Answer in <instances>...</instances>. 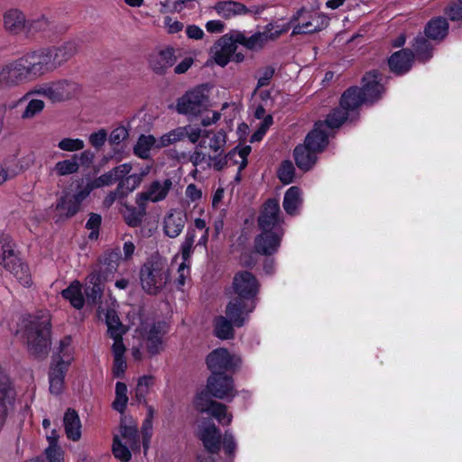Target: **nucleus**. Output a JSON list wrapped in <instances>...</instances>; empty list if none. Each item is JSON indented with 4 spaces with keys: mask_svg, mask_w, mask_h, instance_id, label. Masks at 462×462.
I'll return each mask as SVG.
<instances>
[{
    "mask_svg": "<svg viewBox=\"0 0 462 462\" xmlns=\"http://www.w3.org/2000/svg\"><path fill=\"white\" fill-rule=\"evenodd\" d=\"M136 205L137 208L126 205L125 206V209L122 211L125 222L131 227L140 226L146 214V205L144 203L143 205Z\"/></svg>",
    "mask_w": 462,
    "mask_h": 462,
    "instance_id": "e433bc0d",
    "label": "nucleus"
},
{
    "mask_svg": "<svg viewBox=\"0 0 462 462\" xmlns=\"http://www.w3.org/2000/svg\"><path fill=\"white\" fill-rule=\"evenodd\" d=\"M175 62V51L171 47L155 51L149 57V65L156 74H164Z\"/></svg>",
    "mask_w": 462,
    "mask_h": 462,
    "instance_id": "393cba45",
    "label": "nucleus"
},
{
    "mask_svg": "<svg viewBox=\"0 0 462 462\" xmlns=\"http://www.w3.org/2000/svg\"><path fill=\"white\" fill-rule=\"evenodd\" d=\"M59 438L58 432L52 430L50 434H47L49 446L45 449L46 457H36L26 462H63V451L58 445Z\"/></svg>",
    "mask_w": 462,
    "mask_h": 462,
    "instance_id": "c756f323",
    "label": "nucleus"
},
{
    "mask_svg": "<svg viewBox=\"0 0 462 462\" xmlns=\"http://www.w3.org/2000/svg\"><path fill=\"white\" fill-rule=\"evenodd\" d=\"M140 335L151 355H157L162 348V337L167 332L165 322L142 323Z\"/></svg>",
    "mask_w": 462,
    "mask_h": 462,
    "instance_id": "f3484780",
    "label": "nucleus"
},
{
    "mask_svg": "<svg viewBox=\"0 0 462 462\" xmlns=\"http://www.w3.org/2000/svg\"><path fill=\"white\" fill-rule=\"evenodd\" d=\"M195 232L193 230H188L183 242L180 245V253L182 262L189 263V258L192 254L193 244L195 241Z\"/></svg>",
    "mask_w": 462,
    "mask_h": 462,
    "instance_id": "603ef678",
    "label": "nucleus"
},
{
    "mask_svg": "<svg viewBox=\"0 0 462 462\" xmlns=\"http://www.w3.org/2000/svg\"><path fill=\"white\" fill-rule=\"evenodd\" d=\"M89 196L80 181L78 182L74 192L63 191L56 204L57 221L69 218L76 215L82 202Z\"/></svg>",
    "mask_w": 462,
    "mask_h": 462,
    "instance_id": "9d476101",
    "label": "nucleus"
},
{
    "mask_svg": "<svg viewBox=\"0 0 462 462\" xmlns=\"http://www.w3.org/2000/svg\"><path fill=\"white\" fill-rule=\"evenodd\" d=\"M199 438L208 452L217 454L220 450V431L213 422L208 420L201 422L199 428Z\"/></svg>",
    "mask_w": 462,
    "mask_h": 462,
    "instance_id": "412c9836",
    "label": "nucleus"
},
{
    "mask_svg": "<svg viewBox=\"0 0 462 462\" xmlns=\"http://www.w3.org/2000/svg\"><path fill=\"white\" fill-rule=\"evenodd\" d=\"M187 222L186 213L180 208H171L164 216L162 230L166 236L175 238L179 236Z\"/></svg>",
    "mask_w": 462,
    "mask_h": 462,
    "instance_id": "4be33fe9",
    "label": "nucleus"
},
{
    "mask_svg": "<svg viewBox=\"0 0 462 462\" xmlns=\"http://www.w3.org/2000/svg\"><path fill=\"white\" fill-rule=\"evenodd\" d=\"M295 168L291 161L282 162L278 170V178L283 184H290L293 181Z\"/></svg>",
    "mask_w": 462,
    "mask_h": 462,
    "instance_id": "864d4df0",
    "label": "nucleus"
},
{
    "mask_svg": "<svg viewBox=\"0 0 462 462\" xmlns=\"http://www.w3.org/2000/svg\"><path fill=\"white\" fill-rule=\"evenodd\" d=\"M79 170V162H78V155H73L69 159L56 162L51 171L55 175L62 177L77 173Z\"/></svg>",
    "mask_w": 462,
    "mask_h": 462,
    "instance_id": "a19ab883",
    "label": "nucleus"
},
{
    "mask_svg": "<svg viewBox=\"0 0 462 462\" xmlns=\"http://www.w3.org/2000/svg\"><path fill=\"white\" fill-rule=\"evenodd\" d=\"M229 42L228 39L223 35L211 49L214 61L221 67L227 65L231 56L236 52L235 47Z\"/></svg>",
    "mask_w": 462,
    "mask_h": 462,
    "instance_id": "7c9ffc66",
    "label": "nucleus"
},
{
    "mask_svg": "<svg viewBox=\"0 0 462 462\" xmlns=\"http://www.w3.org/2000/svg\"><path fill=\"white\" fill-rule=\"evenodd\" d=\"M185 137V129L177 127L164 134L158 139L157 148L166 147L171 143L182 140Z\"/></svg>",
    "mask_w": 462,
    "mask_h": 462,
    "instance_id": "09e8293b",
    "label": "nucleus"
},
{
    "mask_svg": "<svg viewBox=\"0 0 462 462\" xmlns=\"http://www.w3.org/2000/svg\"><path fill=\"white\" fill-rule=\"evenodd\" d=\"M61 295L75 309L81 310L83 308L85 299L82 292V284L79 281H73L66 289L62 290Z\"/></svg>",
    "mask_w": 462,
    "mask_h": 462,
    "instance_id": "f704fd0d",
    "label": "nucleus"
},
{
    "mask_svg": "<svg viewBox=\"0 0 462 462\" xmlns=\"http://www.w3.org/2000/svg\"><path fill=\"white\" fill-rule=\"evenodd\" d=\"M224 36L225 38L228 39V42H230L229 43L233 45V47H235L236 51L238 44L245 48L247 36L245 35V32L239 30H233L224 34Z\"/></svg>",
    "mask_w": 462,
    "mask_h": 462,
    "instance_id": "13d9d810",
    "label": "nucleus"
},
{
    "mask_svg": "<svg viewBox=\"0 0 462 462\" xmlns=\"http://www.w3.org/2000/svg\"><path fill=\"white\" fill-rule=\"evenodd\" d=\"M153 378L149 375L141 377L138 381L135 395L138 402H145V397L148 393L149 387L152 384Z\"/></svg>",
    "mask_w": 462,
    "mask_h": 462,
    "instance_id": "6e6d98bb",
    "label": "nucleus"
},
{
    "mask_svg": "<svg viewBox=\"0 0 462 462\" xmlns=\"http://www.w3.org/2000/svg\"><path fill=\"white\" fill-rule=\"evenodd\" d=\"M283 218L277 199H268L259 215L258 226L261 233L256 236L254 247L263 255L275 254L284 236Z\"/></svg>",
    "mask_w": 462,
    "mask_h": 462,
    "instance_id": "f03ea898",
    "label": "nucleus"
},
{
    "mask_svg": "<svg viewBox=\"0 0 462 462\" xmlns=\"http://www.w3.org/2000/svg\"><path fill=\"white\" fill-rule=\"evenodd\" d=\"M101 225V216L98 214L92 213L89 216V218L87 221L86 227L89 230H91L90 237H94L97 235V231L99 229V226Z\"/></svg>",
    "mask_w": 462,
    "mask_h": 462,
    "instance_id": "338daca9",
    "label": "nucleus"
},
{
    "mask_svg": "<svg viewBox=\"0 0 462 462\" xmlns=\"http://www.w3.org/2000/svg\"><path fill=\"white\" fill-rule=\"evenodd\" d=\"M236 395L237 392L231 376L224 373L211 374L206 389L195 397L194 405L199 412L211 415L220 424L229 425L233 419L232 414L227 412V407L225 404L213 401L212 397L231 402Z\"/></svg>",
    "mask_w": 462,
    "mask_h": 462,
    "instance_id": "f257e3e1",
    "label": "nucleus"
},
{
    "mask_svg": "<svg viewBox=\"0 0 462 462\" xmlns=\"http://www.w3.org/2000/svg\"><path fill=\"white\" fill-rule=\"evenodd\" d=\"M58 147L65 152H78L85 147V143L79 138H63L58 143Z\"/></svg>",
    "mask_w": 462,
    "mask_h": 462,
    "instance_id": "5fc2aeb1",
    "label": "nucleus"
},
{
    "mask_svg": "<svg viewBox=\"0 0 462 462\" xmlns=\"http://www.w3.org/2000/svg\"><path fill=\"white\" fill-rule=\"evenodd\" d=\"M185 195L190 202H196L201 199L202 191L195 184L190 183L186 188Z\"/></svg>",
    "mask_w": 462,
    "mask_h": 462,
    "instance_id": "774afa93",
    "label": "nucleus"
},
{
    "mask_svg": "<svg viewBox=\"0 0 462 462\" xmlns=\"http://www.w3.org/2000/svg\"><path fill=\"white\" fill-rule=\"evenodd\" d=\"M45 104L42 99L32 98L31 97L27 100V105L24 110L21 114L22 119H32L37 115L41 114L44 109Z\"/></svg>",
    "mask_w": 462,
    "mask_h": 462,
    "instance_id": "49530a36",
    "label": "nucleus"
},
{
    "mask_svg": "<svg viewBox=\"0 0 462 462\" xmlns=\"http://www.w3.org/2000/svg\"><path fill=\"white\" fill-rule=\"evenodd\" d=\"M448 23L444 17H435L428 22L424 33L417 35L412 43L418 60L426 62L432 57L433 47L430 41L437 43L441 42L448 35Z\"/></svg>",
    "mask_w": 462,
    "mask_h": 462,
    "instance_id": "423d86ee",
    "label": "nucleus"
},
{
    "mask_svg": "<svg viewBox=\"0 0 462 462\" xmlns=\"http://www.w3.org/2000/svg\"><path fill=\"white\" fill-rule=\"evenodd\" d=\"M251 152V146L236 147L226 155L223 153H215L214 156L208 155V167L216 171L222 170L226 164H238V171L236 179L240 180V172L247 165V157Z\"/></svg>",
    "mask_w": 462,
    "mask_h": 462,
    "instance_id": "9b49d317",
    "label": "nucleus"
},
{
    "mask_svg": "<svg viewBox=\"0 0 462 462\" xmlns=\"http://www.w3.org/2000/svg\"><path fill=\"white\" fill-rule=\"evenodd\" d=\"M158 140L152 134H142L138 138L135 145L134 146V152L136 156L142 159L150 157V152L152 147L157 148Z\"/></svg>",
    "mask_w": 462,
    "mask_h": 462,
    "instance_id": "58836bf2",
    "label": "nucleus"
},
{
    "mask_svg": "<svg viewBox=\"0 0 462 462\" xmlns=\"http://www.w3.org/2000/svg\"><path fill=\"white\" fill-rule=\"evenodd\" d=\"M229 319L223 316H219L215 319L214 321V332L217 337L220 339H229L234 336L233 326H236L231 319Z\"/></svg>",
    "mask_w": 462,
    "mask_h": 462,
    "instance_id": "79ce46f5",
    "label": "nucleus"
},
{
    "mask_svg": "<svg viewBox=\"0 0 462 462\" xmlns=\"http://www.w3.org/2000/svg\"><path fill=\"white\" fill-rule=\"evenodd\" d=\"M141 177L137 176L136 173L128 175L122 179L118 183V192L121 193L122 197H126L128 194L133 192L141 184Z\"/></svg>",
    "mask_w": 462,
    "mask_h": 462,
    "instance_id": "a18cd8bd",
    "label": "nucleus"
},
{
    "mask_svg": "<svg viewBox=\"0 0 462 462\" xmlns=\"http://www.w3.org/2000/svg\"><path fill=\"white\" fill-rule=\"evenodd\" d=\"M23 161H24V164H21L19 169H5L0 166V184L4 183L9 179L14 178L16 176L20 171L27 169L31 164L33 163L34 157L32 154H30L24 158H23Z\"/></svg>",
    "mask_w": 462,
    "mask_h": 462,
    "instance_id": "8fccbe9b",
    "label": "nucleus"
},
{
    "mask_svg": "<svg viewBox=\"0 0 462 462\" xmlns=\"http://www.w3.org/2000/svg\"><path fill=\"white\" fill-rule=\"evenodd\" d=\"M120 439L132 449L139 448V437L137 424L132 419H122L120 424Z\"/></svg>",
    "mask_w": 462,
    "mask_h": 462,
    "instance_id": "2f4dec72",
    "label": "nucleus"
},
{
    "mask_svg": "<svg viewBox=\"0 0 462 462\" xmlns=\"http://www.w3.org/2000/svg\"><path fill=\"white\" fill-rule=\"evenodd\" d=\"M116 181V180L114 176V173L112 170H110L109 171L100 175L94 180L82 179L80 183L83 185L88 193L90 194L94 189L109 186Z\"/></svg>",
    "mask_w": 462,
    "mask_h": 462,
    "instance_id": "ea45409f",
    "label": "nucleus"
},
{
    "mask_svg": "<svg viewBox=\"0 0 462 462\" xmlns=\"http://www.w3.org/2000/svg\"><path fill=\"white\" fill-rule=\"evenodd\" d=\"M209 106V87L199 85L187 91L177 100L176 110L189 118L199 116Z\"/></svg>",
    "mask_w": 462,
    "mask_h": 462,
    "instance_id": "1a4fd4ad",
    "label": "nucleus"
},
{
    "mask_svg": "<svg viewBox=\"0 0 462 462\" xmlns=\"http://www.w3.org/2000/svg\"><path fill=\"white\" fill-rule=\"evenodd\" d=\"M106 323L107 326V332L110 337H118L120 335H124L125 329L116 310H108L106 311Z\"/></svg>",
    "mask_w": 462,
    "mask_h": 462,
    "instance_id": "37998d69",
    "label": "nucleus"
},
{
    "mask_svg": "<svg viewBox=\"0 0 462 462\" xmlns=\"http://www.w3.org/2000/svg\"><path fill=\"white\" fill-rule=\"evenodd\" d=\"M207 365L211 374L233 372L240 365V358L231 355L225 348L213 350L206 359Z\"/></svg>",
    "mask_w": 462,
    "mask_h": 462,
    "instance_id": "a211bd4d",
    "label": "nucleus"
},
{
    "mask_svg": "<svg viewBox=\"0 0 462 462\" xmlns=\"http://www.w3.org/2000/svg\"><path fill=\"white\" fill-rule=\"evenodd\" d=\"M313 133H309L304 140L303 144H299L293 151V156L296 165L302 171L310 170L317 162L318 153L322 152V144L315 143L313 141Z\"/></svg>",
    "mask_w": 462,
    "mask_h": 462,
    "instance_id": "ddd939ff",
    "label": "nucleus"
},
{
    "mask_svg": "<svg viewBox=\"0 0 462 462\" xmlns=\"http://www.w3.org/2000/svg\"><path fill=\"white\" fill-rule=\"evenodd\" d=\"M211 8L218 16L226 20L247 14H259L263 10L261 7L255 5L247 7L240 2L230 0L218 1Z\"/></svg>",
    "mask_w": 462,
    "mask_h": 462,
    "instance_id": "6ab92c4d",
    "label": "nucleus"
},
{
    "mask_svg": "<svg viewBox=\"0 0 462 462\" xmlns=\"http://www.w3.org/2000/svg\"><path fill=\"white\" fill-rule=\"evenodd\" d=\"M122 259H124V257L120 248H116L106 254L104 262L111 266V268H115Z\"/></svg>",
    "mask_w": 462,
    "mask_h": 462,
    "instance_id": "69168bd1",
    "label": "nucleus"
},
{
    "mask_svg": "<svg viewBox=\"0 0 462 462\" xmlns=\"http://www.w3.org/2000/svg\"><path fill=\"white\" fill-rule=\"evenodd\" d=\"M292 22H298L292 28V34L312 33L320 31L328 23L324 15L310 13L303 8L293 15Z\"/></svg>",
    "mask_w": 462,
    "mask_h": 462,
    "instance_id": "dca6fc26",
    "label": "nucleus"
},
{
    "mask_svg": "<svg viewBox=\"0 0 462 462\" xmlns=\"http://www.w3.org/2000/svg\"><path fill=\"white\" fill-rule=\"evenodd\" d=\"M346 121V116H344L341 109H334L329 113L324 121L315 123L313 129L310 133H313V141L315 143L322 144V152L328 143V138L332 135L335 129L339 128Z\"/></svg>",
    "mask_w": 462,
    "mask_h": 462,
    "instance_id": "f8f14e48",
    "label": "nucleus"
},
{
    "mask_svg": "<svg viewBox=\"0 0 462 462\" xmlns=\"http://www.w3.org/2000/svg\"><path fill=\"white\" fill-rule=\"evenodd\" d=\"M15 245L7 234H0V265L14 275L23 287L32 285V276L27 264L17 256Z\"/></svg>",
    "mask_w": 462,
    "mask_h": 462,
    "instance_id": "0eeeda50",
    "label": "nucleus"
},
{
    "mask_svg": "<svg viewBox=\"0 0 462 462\" xmlns=\"http://www.w3.org/2000/svg\"><path fill=\"white\" fill-rule=\"evenodd\" d=\"M77 85L69 80H58L38 86L32 89L33 95H41L52 102L69 99L75 94Z\"/></svg>",
    "mask_w": 462,
    "mask_h": 462,
    "instance_id": "4468645a",
    "label": "nucleus"
},
{
    "mask_svg": "<svg viewBox=\"0 0 462 462\" xmlns=\"http://www.w3.org/2000/svg\"><path fill=\"white\" fill-rule=\"evenodd\" d=\"M25 337L31 355L41 358L48 354L51 345V319L47 312L31 318L26 325Z\"/></svg>",
    "mask_w": 462,
    "mask_h": 462,
    "instance_id": "39448f33",
    "label": "nucleus"
},
{
    "mask_svg": "<svg viewBox=\"0 0 462 462\" xmlns=\"http://www.w3.org/2000/svg\"><path fill=\"white\" fill-rule=\"evenodd\" d=\"M413 60L414 53L409 49H402L391 55L388 65L393 73L403 75L411 69Z\"/></svg>",
    "mask_w": 462,
    "mask_h": 462,
    "instance_id": "a878e982",
    "label": "nucleus"
},
{
    "mask_svg": "<svg viewBox=\"0 0 462 462\" xmlns=\"http://www.w3.org/2000/svg\"><path fill=\"white\" fill-rule=\"evenodd\" d=\"M446 15L451 21H459L462 19V0H457L449 4L445 9Z\"/></svg>",
    "mask_w": 462,
    "mask_h": 462,
    "instance_id": "bf43d9fd",
    "label": "nucleus"
},
{
    "mask_svg": "<svg viewBox=\"0 0 462 462\" xmlns=\"http://www.w3.org/2000/svg\"><path fill=\"white\" fill-rule=\"evenodd\" d=\"M222 443L225 453L233 457L236 449V441L234 434L230 430L225 431Z\"/></svg>",
    "mask_w": 462,
    "mask_h": 462,
    "instance_id": "052dcab7",
    "label": "nucleus"
},
{
    "mask_svg": "<svg viewBox=\"0 0 462 462\" xmlns=\"http://www.w3.org/2000/svg\"><path fill=\"white\" fill-rule=\"evenodd\" d=\"M172 188V181L170 179L163 180H153L147 189L135 197V203L146 205L148 201L157 203L164 200Z\"/></svg>",
    "mask_w": 462,
    "mask_h": 462,
    "instance_id": "aec40b11",
    "label": "nucleus"
},
{
    "mask_svg": "<svg viewBox=\"0 0 462 462\" xmlns=\"http://www.w3.org/2000/svg\"><path fill=\"white\" fill-rule=\"evenodd\" d=\"M189 263L182 262L178 267V277L176 279L178 288H181L185 285L186 281L189 278Z\"/></svg>",
    "mask_w": 462,
    "mask_h": 462,
    "instance_id": "0e129e2a",
    "label": "nucleus"
},
{
    "mask_svg": "<svg viewBox=\"0 0 462 462\" xmlns=\"http://www.w3.org/2000/svg\"><path fill=\"white\" fill-rule=\"evenodd\" d=\"M283 32V29L273 23H268L263 31L257 32L247 36L245 48L250 51L261 50L266 42L277 39Z\"/></svg>",
    "mask_w": 462,
    "mask_h": 462,
    "instance_id": "5701e85b",
    "label": "nucleus"
},
{
    "mask_svg": "<svg viewBox=\"0 0 462 462\" xmlns=\"http://www.w3.org/2000/svg\"><path fill=\"white\" fill-rule=\"evenodd\" d=\"M257 279L249 272L236 273L233 280V290L237 298L229 301L226 309L228 316L236 327H243L257 304L259 291Z\"/></svg>",
    "mask_w": 462,
    "mask_h": 462,
    "instance_id": "7ed1b4c3",
    "label": "nucleus"
},
{
    "mask_svg": "<svg viewBox=\"0 0 462 462\" xmlns=\"http://www.w3.org/2000/svg\"><path fill=\"white\" fill-rule=\"evenodd\" d=\"M51 19L44 14H37L27 19L26 35L48 31L51 28Z\"/></svg>",
    "mask_w": 462,
    "mask_h": 462,
    "instance_id": "4c0bfd02",
    "label": "nucleus"
},
{
    "mask_svg": "<svg viewBox=\"0 0 462 462\" xmlns=\"http://www.w3.org/2000/svg\"><path fill=\"white\" fill-rule=\"evenodd\" d=\"M169 281L166 262L158 255L150 257L140 269V282L143 290L151 295L159 293Z\"/></svg>",
    "mask_w": 462,
    "mask_h": 462,
    "instance_id": "6e6552de",
    "label": "nucleus"
},
{
    "mask_svg": "<svg viewBox=\"0 0 462 462\" xmlns=\"http://www.w3.org/2000/svg\"><path fill=\"white\" fill-rule=\"evenodd\" d=\"M103 293V286L99 285H90L86 283L85 294L87 297V300L95 304L101 298Z\"/></svg>",
    "mask_w": 462,
    "mask_h": 462,
    "instance_id": "680f3d73",
    "label": "nucleus"
},
{
    "mask_svg": "<svg viewBox=\"0 0 462 462\" xmlns=\"http://www.w3.org/2000/svg\"><path fill=\"white\" fill-rule=\"evenodd\" d=\"M12 72L17 86L27 81L34 80L30 65L27 61L25 54L21 57L6 62Z\"/></svg>",
    "mask_w": 462,
    "mask_h": 462,
    "instance_id": "c85d7f7f",
    "label": "nucleus"
},
{
    "mask_svg": "<svg viewBox=\"0 0 462 462\" xmlns=\"http://www.w3.org/2000/svg\"><path fill=\"white\" fill-rule=\"evenodd\" d=\"M302 193L299 187L292 186L287 189L283 197L282 207L290 216H296L300 213L302 205Z\"/></svg>",
    "mask_w": 462,
    "mask_h": 462,
    "instance_id": "473e14b6",
    "label": "nucleus"
},
{
    "mask_svg": "<svg viewBox=\"0 0 462 462\" xmlns=\"http://www.w3.org/2000/svg\"><path fill=\"white\" fill-rule=\"evenodd\" d=\"M79 48V41L72 39L63 42L60 46L50 47V50L52 53V58L59 68L77 54Z\"/></svg>",
    "mask_w": 462,
    "mask_h": 462,
    "instance_id": "cd10ccee",
    "label": "nucleus"
},
{
    "mask_svg": "<svg viewBox=\"0 0 462 462\" xmlns=\"http://www.w3.org/2000/svg\"><path fill=\"white\" fill-rule=\"evenodd\" d=\"M25 57L30 65L34 80L58 68L52 58L53 56L50 47L26 52Z\"/></svg>",
    "mask_w": 462,
    "mask_h": 462,
    "instance_id": "2eb2a0df",
    "label": "nucleus"
},
{
    "mask_svg": "<svg viewBox=\"0 0 462 462\" xmlns=\"http://www.w3.org/2000/svg\"><path fill=\"white\" fill-rule=\"evenodd\" d=\"M107 140V132L106 129L101 128L88 135V142L97 150L104 146Z\"/></svg>",
    "mask_w": 462,
    "mask_h": 462,
    "instance_id": "4d7b16f0",
    "label": "nucleus"
},
{
    "mask_svg": "<svg viewBox=\"0 0 462 462\" xmlns=\"http://www.w3.org/2000/svg\"><path fill=\"white\" fill-rule=\"evenodd\" d=\"M130 448H131L128 445L122 442V439H120L118 435L114 437L112 451L117 459L121 460L122 462L129 461L132 457Z\"/></svg>",
    "mask_w": 462,
    "mask_h": 462,
    "instance_id": "de8ad7c7",
    "label": "nucleus"
},
{
    "mask_svg": "<svg viewBox=\"0 0 462 462\" xmlns=\"http://www.w3.org/2000/svg\"><path fill=\"white\" fill-rule=\"evenodd\" d=\"M67 371L68 368L51 365L49 372V389L52 394L59 395L62 393Z\"/></svg>",
    "mask_w": 462,
    "mask_h": 462,
    "instance_id": "c9c22d12",
    "label": "nucleus"
},
{
    "mask_svg": "<svg viewBox=\"0 0 462 462\" xmlns=\"http://www.w3.org/2000/svg\"><path fill=\"white\" fill-rule=\"evenodd\" d=\"M75 348L72 346V338L65 337L60 340L53 356L52 365L69 368L74 360Z\"/></svg>",
    "mask_w": 462,
    "mask_h": 462,
    "instance_id": "bb28decb",
    "label": "nucleus"
},
{
    "mask_svg": "<svg viewBox=\"0 0 462 462\" xmlns=\"http://www.w3.org/2000/svg\"><path fill=\"white\" fill-rule=\"evenodd\" d=\"M3 24L5 30L12 35L26 34L27 19L18 8H10L4 13Z\"/></svg>",
    "mask_w": 462,
    "mask_h": 462,
    "instance_id": "b1692460",
    "label": "nucleus"
},
{
    "mask_svg": "<svg viewBox=\"0 0 462 462\" xmlns=\"http://www.w3.org/2000/svg\"><path fill=\"white\" fill-rule=\"evenodd\" d=\"M63 424L69 439L78 441L81 438V422L75 410H67L64 414Z\"/></svg>",
    "mask_w": 462,
    "mask_h": 462,
    "instance_id": "72a5a7b5",
    "label": "nucleus"
},
{
    "mask_svg": "<svg viewBox=\"0 0 462 462\" xmlns=\"http://www.w3.org/2000/svg\"><path fill=\"white\" fill-rule=\"evenodd\" d=\"M226 143V134L223 130L215 133L208 140V148L214 153H223Z\"/></svg>",
    "mask_w": 462,
    "mask_h": 462,
    "instance_id": "3c124183",
    "label": "nucleus"
},
{
    "mask_svg": "<svg viewBox=\"0 0 462 462\" xmlns=\"http://www.w3.org/2000/svg\"><path fill=\"white\" fill-rule=\"evenodd\" d=\"M381 80L377 70L367 72L362 79V88L351 87L343 93L337 109H341L348 121L356 120L362 104H373L382 97L385 89Z\"/></svg>",
    "mask_w": 462,
    "mask_h": 462,
    "instance_id": "20e7f679",
    "label": "nucleus"
},
{
    "mask_svg": "<svg viewBox=\"0 0 462 462\" xmlns=\"http://www.w3.org/2000/svg\"><path fill=\"white\" fill-rule=\"evenodd\" d=\"M154 410L152 407H148V414L142 425L143 447L144 453L147 452L150 447V441L152 436V420Z\"/></svg>",
    "mask_w": 462,
    "mask_h": 462,
    "instance_id": "c03bdc74",
    "label": "nucleus"
},
{
    "mask_svg": "<svg viewBox=\"0 0 462 462\" xmlns=\"http://www.w3.org/2000/svg\"><path fill=\"white\" fill-rule=\"evenodd\" d=\"M128 137V131L125 126H118L115 128L109 134L107 135L108 142L111 144H119L123 141H125Z\"/></svg>",
    "mask_w": 462,
    "mask_h": 462,
    "instance_id": "e2e57ef3",
    "label": "nucleus"
}]
</instances>
